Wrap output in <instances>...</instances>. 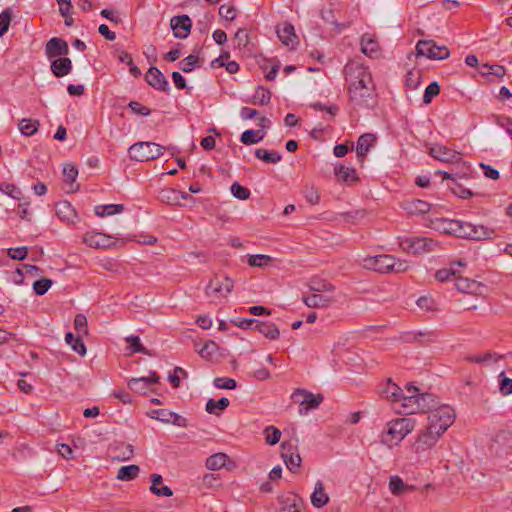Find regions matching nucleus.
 Returning <instances> with one entry per match:
<instances>
[{"label":"nucleus","instance_id":"46","mask_svg":"<svg viewBox=\"0 0 512 512\" xmlns=\"http://www.w3.org/2000/svg\"><path fill=\"white\" fill-rule=\"evenodd\" d=\"M159 199L162 202L168 203L170 205H178L179 204V191L175 189H162L159 193Z\"/></svg>","mask_w":512,"mask_h":512},{"label":"nucleus","instance_id":"6","mask_svg":"<svg viewBox=\"0 0 512 512\" xmlns=\"http://www.w3.org/2000/svg\"><path fill=\"white\" fill-rule=\"evenodd\" d=\"M234 282L227 276L216 275L206 286L205 293L213 299L225 298L233 289Z\"/></svg>","mask_w":512,"mask_h":512},{"label":"nucleus","instance_id":"59","mask_svg":"<svg viewBox=\"0 0 512 512\" xmlns=\"http://www.w3.org/2000/svg\"><path fill=\"white\" fill-rule=\"evenodd\" d=\"M421 72L419 70L408 71L405 79V84L411 89H415L420 84Z\"/></svg>","mask_w":512,"mask_h":512},{"label":"nucleus","instance_id":"52","mask_svg":"<svg viewBox=\"0 0 512 512\" xmlns=\"http://www.w3.org/2000/svg\"><path fill=\"white\" fill-rule=\"evenodd\" d=\"M253 99L254 103H258L261 106H265L270 102L271 92L264 87H258L253 96Z\"/></svg>","mask_w":512,"mask_h":512},{"label":"nucleus","instance_id":"49","mask_svg":"<svg viewBox=\"0 0 512 512\" xmlns=\"http://www.w3.org/2000/svg\"><path fill=\"white\" fill-rule=\"evenodd\" d=\"M179 65H180V69H181L184 73H189V72H191L195 67L200 66V61H199L198 56H195V55H189V56L185 57L183 60H181V61H180V63H179Z\"/></svg>","mask_w":512,"mask_h":512},{"label":"nucleus","instance_id":"62","mask_svg":"<svg viewBox=\"0 0 512 512\" xmlns=\"http://www.w3.org/2000/svg\"><path fill=\"white\" fill-rule=\"evenodd\" d=\"M440 93V86L437 82H432L427 86L423 96V102L428 104L431 102L432 98L437 96Z\"/></svg>","mask_w":512,"mask_h":512},{"label":"nucleus","instance_id":"17","mask_svg":"<svg viewBox=\"0 0 512 512\" xmlns=\"http://www.w3.org/2000/svg\"><path fill=\"white\" fill-rule=\"evenodd\" d=\"M145 80L153 88L167 92L169 91V83L163 73L156 67L152 66L145 74Z\"/></svg>","mask_w":512,"mask_h":512},{"label":"nucleus","instance_id":"9","mask_svg":"<svg viewBox=\"0 0 512 512\" xmlns=\"http://www.w3.org/2000/svg\"><path fill=\"white\" fill-rule=\"evenodd\" d=\"M292 397L294 399L302 397L301 400H298L300 402L299 413L301 415L306 414L309 410L316 409L324 399L322 394L314 395L304 389L295 390Z\"/></svg>","mask_w":512,"mask_h":512},{"label":"nucleus","instance_id":"53","mask_svg":"<svg viewBox=\"0 0 512 512\" xmlns=\"http://www.w3.org/2000/svg\"><path fill=\"white\" fill-rule=\"evenodd\" d=\"M52 286V280L48 278H41L33 283V291L36 295H44Z\"/></svg>","mask_w":512,"mask_h":512},{"label":"nucleus","instance_id":"51","mask_svg":"<svg viewBox=\"0 0 512 512\" xmlns=\"http://www.w3.org/2000/svg\"><path fill=\"white\" fill-rule=\"evenodd\" d=\"M126 342L130 343V349L135 353H142L148 356L152 354L141 344L140 338L136 335H131L126 338Z\"/></svg>","mask_w":512,"mask_h":512},{"label":"nucleus","instance_id":"58","mask_svg":"<svg viewBox=\"0 0 512 512\" xmlns=\"http://www.w3.org/2000/svg\"><path fill=\"white\" fill-rule=\"evenodd\" d=\"M449 188L453 194H455L456 196H458L460 198L466 199V198L473 196V193L469 189L463 187L460 183H458L454 179H452V184L449 185Z\"/></svg>","mask_w":512,"mask_h":512},{"label":"nucleus","instance_id":"61","mask_svg":"<svg viewBox=\"0 0 512 512\" xmlns=\"http://www.w3.org/2000/svg\"><path fill=\"white\" fill-rule=\"evenodd\" d=\"M74 328L78 333L88 334L87 318L84 314H77L74 318Z\"/></svg>","mask_w":512,"mask_h":512},{"label":"nucleus","instance_id":"22","mask_svg":"<svg viewBox=\"0 0 512 512\" xmlns=\"http://www.w3.org/2000/svg\"><path fill=\"white\" fill-rule=\"evenodd\" d=\"M51 72L55 77H64L72 70V61L68 57H59L52 59Z\"/></svg>","mask_w":512,"mask_h":512},{"label":"nucleus","instance_id":"12","mask_svg":"<svg viewBox=\"0 0 512 512\" xmlns=\"http://www.w3.org/2000/svg\"><path fill=\"white\" fill-rule=\"evenodd\" d=\"M472 231L473 224L460 220H449L446 222V226L444 227V232L470 240L472 239Z\"/></svg>","mask_w":512,"mask_h":512},{"label":"nucleus","instance_id":"16","mask_svg":"<svg viewBox=\"0 0 512 512\" xmlns=\"http://www.w3.org/2000/svg\"><path fill=\"white\" fill-rule=\"evenodd\" d=\"M152 417L167 424H173L178 427H186L187 419L181 415L167 409H156L152 411Z\"/></svg>","mask_w":512,"mask_h":512},{"label":"nucleus","instance_id":"56","mask_svg":"<svg viewBox=\"0 0 512 512\" xmlns=\"http://www.w3.org/2000/svg\"><path fill=\"white\" fill-rule=\"evenodd\" d=\"M0 191L14 199H20L22 197V191L17 186L11 183H0Z\"/></svg>","mask_w":512,"mask_h":512},{"label":"nucleus","instance_id":"13","mask_svg":"<svg viewBox=\"0 0 512 512\" xmlns=\"http://www.w3.org/2000/svg\"><path fill=\"white\" fill-rule=\"evenodd\" d=\"M160 377L155 371H150L149 376L141 378H132L128 381V387L138 394H146L147 389L152 384L159 383Z\"/></svg>","mask_w":512,"mask_h":512},{"label":"nucleus","instance_id":"14","mask_svg":"<svg viewBox=\"0 0 512 512\" xmlns=\"http://www.w3.org/2000/svg\"><path fill=\"white\" fill-rule=\"evenodd\" d=\"M69 53V47L65 40L61 38H51L45 46V54L49 60L59 57H65Z\"/></svg>","mask_w":512,"mask_h":512},{"label":"nucleus","instance_id":"64","mask_svg":"<svg viewBox=\"0 0 512 512\" xmlns=\"http://www.w3.org/2000/svg\"><path fill=\"white\" fill-rule=\"evenodd\" d=\"M502 379L500 381V393L504 396L512 394V379L507 378L504 372L500 373Z\"/></svg>","mask_w":512,"mask_h":512},{"label":"nucleus","instance_id":"27","mask_svg":"<svg viewBox=\"0 0 512 512\" xmlns=\"http://www.w3.org/2000/svg\"><path fill=\"white\" fill-rule=\"evenodd\" d=\"M151 486L150 491L156 496L159 497H171L173 495V491L170 487L166 485H162L163 478L159 474H152L151 475Z\"/></svg>","mask_w":512,"mask_h":512},{"label":"nucleus","instance_id":"60","mask_svg":"<svg viewBox=\"0 0 512 512\" xmlns=\"http://www.w3.org/2000/svg\"><path fill=\"white\" fill-rule=\"evenodd\" d=\"M286 467L293 473H295L301 466L302 459L299 453L289 455L287 458H283Z\"/></svg>","mask_w":512,"mask_h":512},{"label":"nucleus","instance_id":"25","mask_svg":"<svg viewBox=\"0 0 512 512\" xmlns=\"http://www.w3.org/2000/svg\"><path fill=\"white\" fill-rule=\"evenodd\" d=\"M109 450L113 453L115 458L122 461L129 460L134 455L133 446L125 442H116L110 446Z\"/></svg>","mask_w":512,"mask_h":512},{"label":"nucleus","instance_id":"30","mask_svg":"<svg viewBox=\"0 0 512 512\" xmlns=\"http://www.w3.org/2000/svg\"><path fill=\"white\" fill-rule=\"evenodd\" d=\"M389 489L395 496H399L414 490V486L405 484L401 477L394 475L389 479Z\"/></svg>","mask_w":512,"mask_h":512},{"label":"nucleus","instance_id":"31","mask_svg":"<svg viewBox=\"0 0 512 512\" xmlns=\"http://www.w3.org/2000/svg\"><path fill=\"white\" fill-rule=\"evenodd\" d=\"M65 341L72 350L80 356H84L86 354V346L80 336H74L73 333L68 332L65 335Z\"/></svg>","mask_w":512,"mask_h":512},{"label":"nucleus","instance_id":"24","mask_svg":"<svg viewBox=\"0 0 512 512\" xmlns=\"http://www.w3.org/2000/svg\"><path fill=\"white\" fill-rule=\"evenodd\" d=\"M376 141V136L371 133L361 135L357 141L356 153L361 162L364 161L369 149Z\"/></svg>","mask_w":512,"mask_h":512},{"label":"nucleus","instance_id":"48","mask_svg":"<svg viewBox=\"0 0 512 512\" xmlns=\"http://www.w3.org/2000/svg\"><path fill=\"white\" fill-rule=\"evenodd\" d=\"M218 350V345L212 341L209 340L205 342L204 346L198 351L199 355L208 361H211Z\"/></svg>","mask_w":512,"mask_h":512},{"label":"nucleus","instance_id":"3","mask_svg":"<svg viewBox=\"0 0 512 512\" xmlns=\"http://www.w3.org/2000/svg\"><path fill=\"white\" fill-rule=\"evenodd\" d=\"M427 427L443 435L455 421V411L449 405H440L429 412Z\"/></svg>","mask_w":512,"mask_h":512},{"label":"nucleus","instance_id":"43","mask_svg":"<svg viewBox=\"0 0 512 512\" xmlns=\"http://www.w3.org/2000/svg\"><path fill=\"white\" fill-rule=\"evenodd\" d=\"M124 210L122 204L100 205L95 208V213L99 217L110 216L121 213Z\"/></svg>","mask_w":512,"mask_h":512},{"label":"nucleus","instance_id":"1","mask_svg":"<svg viewBox=\"0 0 512 512\" xmlns=\"http://www.w3.org/2000/svg\"><path fill=\"white\" fill-rule=\"evenodd\" d=\"M350 103L355 108H373L377 104L376 86L369 68L356 60L344 66Z\"/></svg>","mask_w":512,"mask_h":512},{"label":"nucleus","instance_id":"38","mask_svg":"<svg viewBox=\"0 0 512 512\" xmlns=\"http://www.w3.org/2000/svg\"><path fill=\"white\" fill-rule=\"evenodd\" d=\"M228 456L225 453H215L209 456L206 460V467L208 470H219L226 465Z\"/></svg>","mask_w":512,"mask_h":512},{"label":"nucleus","instance_id":"21","mask_svg":"<svg viewBox=\"0 0 512 512\" xmlns=\"http://www.w3.org/2000/svg\"><path fill=\"white\" fill-rule=\"evenodd\" d=\"M303 302L309 308H327L334 302V298L329 295H321L313 292L312 294L303 296Z\"/></svg>","mask_w":512,"mask_h":512},{"label":"nucleus","instance_id":"42","mask_svg":"<svg viewBox=\"0 0 512 512\" xmlns=\"http://www.w3.org/2000/svg\"><path fill=\"white\" fill-rule=\"evenodd\" d=\"M56 214L59 218L69 221L75 216V210L69 202L62 201L56 204Z\"/></svg>","mask_w":512,"mask_h":512},{"label":"nucleus","instance_id":"23","mask_svg":"<svg viewBox=\"0 0 512 512\" xmlns=\"http://www.w3.org/2000/svg\"><path fill=\"white\" fill-rule=\"evenodd\" d=\"M109 239L110 237L105 234L88 232L84 235L83 242L91 248L100 249L109 246Z\"/></svg>","mask_w":512,"mask_h":512},{"label":"nucleus","instance_id":"44","mask_svg":"<svg viewBox=\"0 0 512 512\" xmlns=\"http://www.w3.org/2000/svg\"><path fill=\"white\" fill-rule=\"evenodd\" d=\"M455 279V286L462 293H473L478 287L477 282L474 280L462 277H456Z\"/></svg>","mask_w":512,"mask_h":512},{"label":"nucleus","instance_id":"20","mask_svg":"<svg viewBox=\"0 0 512 512\" xmlns=\"http://www.w3.org/2000/svg\"><path fill=\"white\" fill-rule=\"evenodd\" d=\"M278 38L285 46L294 47L298 41L292 24L285 22L277 27Z\"/></svg>","mask_w":512,"mask_h":512},{"label":"nucleus","instance_id":"19","mask_svg":"<svg viewBox=\"0 0 512 512\" xmlns=\"http://www.w3.org/2000/svg\"><path fill=\"white\" fill-rule=\"evenodd\" d=\"M382 397L392 401L394 404L401 402L402 410H404L405 399L407 395L403 393V390L395 383L388 379L386 387L381 391Z\"/></svg>","mask_w":512,"mask_h":512},{"label":"nucleus","instance_id":"28","mask_svg":"<svg viewBox=\"0 0 512 512\" xmlns=\"http://www.w3.org/2000/svg\"><path fill=\"white\" fill-rule=\"evenodd\" d=\"M329 502V496L325 492L324 485L321 481L315 484L314 492L311 495V503L316 508H322Z\"/></svg>","mask_w":512,"mask_h":512},{"label":"nucleus","instance_id":"10","mask_svg":"<svg viewBox=\"0 0 512 512\" xmlns=\"http://www.w3.org/2000/svg\"><path fill=\"white\" fill-rule=\"evenodd\" d=\"M394 256L383 254L366 257L364 259V267L379 273H389L393 269Z\"/></svg>","mask_w":512,"mask_h":512},{"label":"nucleus","instance_id":"55","mask_svg":"<svg viewBox=\"0 0 512 512\" xmlns=\"http://www.w3.org/2000/svg\"><path fill=\"white\" fill-rule=\"evenodd\" d=\"M303 194L306 201L311 205H316L320 201V196L317 189L312 185H306L303 189Z\"/></svg>","mask_w":512,"mask_h":512},{"label":"nucleus","instance_id":"63","mask_svg":"<svg viewBox=\"0 0 512 512\" xmlns=\"http://www.w3.org/2000/svg\"><path fill=\"white\" fill-rule=\"evenodd\" d=\"M214 386L219 389H235L237 383L234 379L228 377H217L213 381Z\"/></svg>","mask_w":512,"mask_h":512},{"label":"nucleus","instance_id":"18","mask_svg":"<svg viewBox=\"0 0 512 512\" xmlns=\"http://www.w3.org/2000/svg\"><path fill=\"white\" fill-rule=\"evenodd\" d=\"M429 155L433 158L446 163H454L460 160V155L455 150L442 145H434L429 150Z\"/></svg>","mask_w":512,"mask_h":512},{"label":"nucleus","instance_id":"7","mask_svg":"<svg viewBox=\"0 0 512 512\" xmlns=\"http://www.w3.org/2000/svg\"><path fill=\"white\" fill-rule=\"evenodd\" d=\"M416 51L418 56H425L432 60H444L450 56L446 46H439L433 40H419Z\"/></svg>","mask_w":512,"mask_h":512},{"label":"nucleus","instance_id":"8","mask_svg":"<svg viewBox=\"0 0 512 512\" xmlns=\"http://www.w3.org/2000/svg\"><path fill=\"white\" fill-rule=\"evenodd\" d=\"M401 248L413 254L432 252L437 247V242L428 237L406 238L400 242Z\"/></svg>","mask_w":512,"mask_h":512},{"label":"nucleus","instance_id":"5","mask_svg":"<svg viewBox=\"0 0 512 512\" xmlns=\"http://www.w3.org/2000/svg\"><path fill=\"white\" fill-rule=\"evenodd\" d=\"M164 148L154 142H138L129 147V156L132 160L146 162L159 158Z\"/></svg>","mask_w":512,"mask_h":512},{"label":"nucleus","instance_id":"50","mask_svg":"<svg viewBox=\"0 0 512 512\" xmlns=\"http://www.w3.org/2000/svg\"><path fill=\"white\" fill-rule=\"evenodd\" d=\"M272 261V257L264 254L249 255L248 264L252 267H265Z\"/></svg>","mask_w":512,"mask_h":512},{"label":"nucleus","instance_id":"4","mask_svg":"<svg viewBox=\"0 0 512 512\" xmlns=\"http://www.w3.org/2000/svg\"><path fill=\"white\" fill-rule=\"evenodd\" d=\"M415 427V422L411 418H397L387 424V431L382 438V442L391 447V443L400 442Z\"/></svg>","mask_w":512,"mask_h":512},{"label":"nucleus","instance_id":"15","mask_svg":"<svg viewBox=\"0 0 512 512\" xmlns=\"http://www.w3.org/2000/svg\"><path fill=\"white\" fill-rule=\"evenodd\" d=\"M170 26L176 38L185 39L190 33L192 22L188 15L174 16L170 20Z\"/></svg>","mask_w":512,"mask_h":512},{"label":"nucleus","instance_id":"32","mask_svg":"<svg viewBox=\"0 0 512 512\" xmlns=\"http://www.w3.org/2000/svg\"><path fill=\"white\" fill-rule=\"evenodd\" d=\"M309 290L315 293L334 292L335 287L327 280L321 278H312L308 284Z\"/></svg>","mask_w":512,"mask_h":512},{"label":"nucleus","instance_id":"41","mask_svg":"<svg viewBox=\"0 0 512 512\" xmlns=\"http://www.w3.org/2000/svg\"><path fill=\"white\" fill-rule=\"evenodd\" d=\"M256 158L263 160L266 163H278L281 161L282 156L277 151H268L262 148H259L255 151Z\"/></svg>","mask_w":512,"mask_h":512},{"label":"nucleus","instance_id":"34","mask_svg":"<svg viewBox=\"0 0 512 512\" xmlns=\"http://www.w3.org/2000/svg\"><path fill=\"white\" fill-rule=\"evenodd\" d=\"M335 175L342 182H354L358 179L356 170L353 167H346L344 165H339L335 168Z\"/></svg>","mask_w":512,"mask_h":512},{"label":"nucleus","instance_id":"33","mask_svg":"<svg viewBox=\"0 0 512 512\" xmlns=\"http://www.w3.org/2000/svg\"><path fill=\"white\" fill-rule=\"evenodd\" d=\"M431 205L420 199H413L405 205V209L411 214H425L429 212Z\"/></svg>","mask_w":512,"mask_h":512},{"label":"nucleus","instance_id":"37","mask_svg":"<svg viewBox=\"0 0 512 512\" xmlns=\"http://www.w3.org/2000/svg\"><path fill=\"white\" fill-rule=\"evenodd\" d=\"M230 404V401L226 397L220 398L218 401H215L214 399H209L206 402L205 410L209 414L219 415V411L225 410Z\"/></svg>","mask_w":512,"mask_h":512},{"label":"nucleus","instance_id":"54","mask_svg":"<svg viewBox=\"0 0 512 512\" xmlns=\"http://www.w3.org/2000/svg\"><path fill=\"white\" fill-rule=\"evenodd\" d=\"M231 193L232 195L239 200H247L250 197V190L238 182H235L231 185Z\"/></svg>","mask_w":512,"mask_h":512},{"label":"nucleus","instance_id":"47","mask_svg":"<svg viewBox=\"0 0 512 512\" xmlns=\"http://www.w3.org/2000/svg\"><path fill=\"white\" fill-rule=\"evenodd\" d=\"M263 434L265 436V442L271 446L277 444L281 438V431L274 426H267Z\"/></svg>","mask_w":512,"mask_h":512},{"label":"nucleus","instance_id":"36","mask_svg":"<svg viewBox=\"0 0 512 512\" xmlns=\"http://www.w3.org/2000/svg\"><path fill=\"white\" fill-rule=\"evenodd\" d=\"M471 234V240L482 241L492 239L495 236V231L484 225H473V231Z\"/></svg>","mask_w":512,"mask_h":512},{"label":"nucleus","instance_id":"26","mask_svg":"<svg viewBox=\"0 0 512 512\" xmlns=\"http://www.w3.org/2000/svg\"><path fill=\"white\" fill-rule=\"evenodd\" d=\"M361 51L370 58H377L380 55L378 42L369 34L362 36Z\"/></svg>","mask_w":512,"mask_h":512},{"label":"nucleus","instance_id":"11","mask_svg":"<svg viewBox=\"0 0 512 512\" xmlns=\"http://www.w3.org/2000/svg\"><path fill=\"white\" fill-rule=\"evenodd\" d=\"M441 436L442 435L439 434V432L429 429V427L426 426L421 431L414 444L415 451L417 453H421L431 449L435 446Z\"/></svg>","mask_w":512,"mask_h":512},{"label":"nucleus","instance_id":"57","mask_svg":"<svg viewBox=\"0 0 512 512\" xmlns=\"http://www.w3.org/2000/svg\"><path fill=\"white\" fill-rule=\"evenodd\" d=\"M500 357L495 353L486 352L482 355H471L467 356L466 360L471 363H487L491 360L497 361Z\"/></svg>","mask_w":512,"mask_h":512},{"label":"nucleus","instance_id":"45","mask_svg":"<svg viewBox=\"0 0 512 512\" xmlns=\"http://www.w3.org/2000/svg\"><path fill=\"white\" fill-rule=\"evenodd\" d=\"M282 505L286 512H301L302 501L296 495H290L282 500Z\"/></svg>","mask_w":512,"mask_h":512},{"label":"nucleus","instance_id":"40","mask_svg":"<svg viewBox=\"0 0 512 512\" xmlns=\"http://www.w3.org/2000/svg\"><path fill=\"white\" fill-rule=\"evenodd\" d=\"M264 136L265 133L260 130H246L241 134L240 140L245 145H251L260 142Z\"/></svg>","mask_w":512,"mask_h":512},{"label":"nucleus","instance_id":"29","mask_svg":"<svg viewBox=\"0 0 512 512\" xmlns=\"http://www.w3.org/2000/svg\"><path fill=\"white\" fill-rule=\"evenodd\" d=\"M254 330L264 335L267 339L276 340L280 336L278 327L271 322H261L257 320Z\"/></svg>","mask_w":512,"mask_h":512},{"label":"nucleus","instance_id":"39","mask_svg":"<svg viewBox=\"0 0 512 512\" xmlns=\"http://www.w3.org/2000/svg\"><path fill=\"white\" fill-rule=\"evenodd\" d=\"M140 472L138 465L132 464L128 466H122L117 473V479L122 481H131L135 479Z\"/></svg>","mask_w":512,"mask_h":512},{"label":"nucleus","instance_id":"35","mask_svg":"<svg viewBox=\"0 0 512 512\" xmlns=\"http://www.w3.org/2000/svg\"><path fill=\"white\" fill-rule=\"evenodd\" d=\"M40 126L39 120L36 119H22L19 124V130L22 135L29 137L34 135Z\"/></svg>","mask_w":512,"mask_h":512},{"label":"nucleus","instance_id":"2","mask_svg":"<svg viewBox=\"0 0 512 512\" xmlns=\"http://www.w3.org/2000/svg\"><path fill=\"white\" fill-rule=\"evenodd\" d=\"M407 398L405 399L404 410L396 408L400 413L413 414L418 411L429 414L432 409L439 407V402L433 394L419 393L417 387L407 384Z\"/></svg>","mask_w":512,"mask_h":512}]
</instances>
